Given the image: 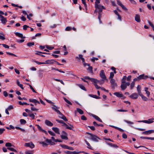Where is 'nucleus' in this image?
I'll list each match as a JSON object with an SVG mask.
<instances>
[{"mask_svg": "<svg viewBox=\"0 0 154 154\" xmlns=\"http://www.w3.org/2000/svg\"><path fill=\"white\" fill-rule=\"evenodd\" d=\"M29 116L30 117H31V118H32V119H34V118H35V115H34V114H29Z\"/></svg>", "mask_w": 154, "mask_h": 154, "instance_id": "obj_61", "label": "nucleus"}, {"mask_svg": "<svg viewBox=\"0 0 154 154\" xmlns=\"http://www.w3.org/2000/svg\"><path fill=\"white\" fill-rule=\"evenodd\" d=\"M57 113L59 114L60 115L59 116V117L60 118H61V117H62L64 116L62 113H61L60 112V111H57Z\"/></svg>", "mask_w": 154, "mask_h": 154, "instance_id": "obj_38", "label": "nucleus"}, {"mask_svg": "<svg viewBox=\"0 0 154 154\" xmlns=\"http://www.w3.org/2000/svg\"><path fill=\"white\" fill-rule=\"evenodd\" d=\"M111 86L113 89H114L117 86V84L115 82V80L114 79H112L110 81Z\"/></svg>", "mask_w": 154, "mask_h": 154, "instance_id": "obj_3", "label": "nucleus"}, {"mask_svg": "<svg viewBox=\"0 0 154 154\" xmlns=\"http://www.w3.org/2000/svg\"><path fill=\"white\" fill-rule=\"evenodd\" d=\"M138 97V95L136 93H134L131 94L130 97L133 99H136Z\"/></svg>", "mask_w": 154, "mask_h": 154, "instance_id": "obj_8", "label": "nucleus"}, {"mask_svg": "<svg viewBox=\"0 0 154 154\" xmlns=\"http://www.w3.org/2000/svg\"><path fill=\"white\" fill-rule=\"evenodd\" d=\"M2 45L5 48H9V47L6 44H2Z\"/></svg>", "mask_w": 154, "mask_h": 154, "instance_id": "obj_60", "label": "nucleus"}, {"mask_svg": "<svg viewBox=\"0 0 154 154\" xmlns=\"http://www.w3.org/2000/svg\"><path fill=\"white\" fill-rule=\"evenodd\" d=\"M95 6L96 9H100L103 8V9H105V8L103 6H102L100 5H98V4L95 5Z\"/></svg>", "mask_w": 154, "mask_h": 154, "instance_id": "obj_13", "label": "nucleus"}, {"mask_svg": "<svg viewBox=\"0 0 154 154\" xmlns=\"http://www.w3.org/2000/svg\"><path fill=\"white\" fill-rule=\"evenodd\" d=\"M54 80L57 81L59 82L63 85H64V83L62 80H60L57 79H54Z\"/></svg>", "mask_w": 154, "mask_h": 154, "instance_id": "obj_46", "label": "nucleus"}, {"mask_svg": "<svg viewBox=\"0 0 154 154\" xmlns=\"http://www.w3.org/2000/svg\"><path fill=\"white\" fill-rule=\"evenodd\" d=\"M148 23L150 25L152 28L153 30L154 31V25L152 23L149 21H148Z\"/></svg>", "mask_w": 154, "mask_h": 154, "instance_id": "obj_50", "label": "nucleus"}, {"mask_svg": "<svg viewBox=\"0 0 154 154\" xmlns=\"http://www.w3.org/2000/svg\"><path fill=\"white\" fill-rule=\"evenodd\" d=\"M142 98V99H143V100L144 101H146L147 100H148V99L147 98L144 96L142 94H141L140 95H139Z\"/></svg>", "mask_w": 154, "mask_h": 154, "instance_id": "obj_28", "label": "nucleus"}, {"mask_svg": "<svg viewBox=\"0 0 154 154\" xmlns=\"http://www.w3.org/2000/svg\"><path fill=\"white\" fill-rule=\"evenodd\" d=\"M60 137L62 139H63L68 140V138L67 137V135H60Z\"/></svg>", "mask_w": 154, "mask_h": 154, "instance_id": "obj_35", "label": "nucleus"}, {"mask_svg": "<svg viewBox=\"0 0 154 154\" xmlns=\"http://www.w3.org/2000/svg\"><path fill=\"white\" fill-rule=\"evenodd\" d=\"M45 124L48 126H52L53 125L52 122L47 120H45Z\"/></svg>", "mask_w": 154, "mask_h": 154, "instance_id": "obj_18", "label": "nucleus"}, {"mask_svg": "<svg viewBox=\"0 0 154 154\" xmlns=\"http://www.w3.org/2000/svg\"><path fill=\"white\" fill-rule=\"evenodd\" d=\"M15 34L17 36H18L19 37L22 38H25V37H23V35L22 34L19 33L18 32H15Z\"/></svg>", "mask_w": 154, "mask_h": 154, "instance_id": "obj_17", "label": "nucleus"}, {"mask_svg": "<svg viewBox=\"0 0 154 154\" xmlns=\"http://www.w3.org/2000/svg\"><path fill=\"white\" fill-rule=\"evenodd\" d=\"M79 57H76V59H81L82 60V62H84V61L85 60V59L83 58V55L81 54H79Z\"/></svg>", "mask_w": 154, "mask_h": 154, "instance_id": "obj_19", "label": "nucleus"}, {"mask_svg": "<svg viewBox=\"0 0 154 154\" xmlns=\"http://www.w3.org/2000/svg\"><path fill=\"white\" fill-rule=\"evenodd\" d=\"M27 45L29 47H31L34 45V43L33 42H29L27 43Z\"/></svg>", "mask_w": 154, "mask_h": 154, "instance_id": "obj_40", "label": "nucleus"}, {"mask_svg": "<svg viewBox=\"0 0 154 154\" xmlns=\"http://www.w3.org/2000/svg\"><path fill=\"white\" fill-rule=\"evenodd\" d=\"M0 20L3 24H5L7 22L6 18L4 17L2 15L0 14Z\"/></svg>", "mask_w": 154, "mask_h": 154, "instance_id": "obj_6", "label": "nucleus"}, {"mask_svg": "<svg viewBox=\"0 0 154 154\" xmlns=\"http://www.w3.org/2000/svg\"><path fill=\"white\" fill-rule=\"evenodd\" d=\"M19 104H20V105H29V104L27 103H26V102H22L21 101H19Z\"/></svg>", "mask_w": 154, "mask_h": 154, "instance_id": "obj_43", "label": "nucleus"}, {"mask_svg": "<svg viewBox=\"0 0 154 154\" xmlns=\"http://www.w3.org/2000/svg\"><path fill=\"white\" fill-rule=\"evenodd\" d=\"M79 86L81 89L85 91H86L85 87L83 85H79Z\"/></svg>", "mask_w": 154, "mask_h": 154, "instance_id": "obj_42", "label": "nucleus"}, {"mask_svg": "<svg viewBox=\"0 0 154 154\" xmlns=\"http://www.w3.org/2000/svg\"><path fill=\"white\" fill-rule=\"evenodd\" d=\"M25 153L26 154H33V151H26Z\"/></svg>", "mask_w": 154, "mask_h": 154, "instance_id": "obj_44", "label": "nucleus"}, {"mask_svg": "<svg viewBox=\"0 0 154 154\" xmlns=\"http://www.w3.org/2000/svg\"><path fill=\"white\" fill-rule=\"evenodd\" d=\"M29 26L26 25H24L23 26V29L24 30H26L27 29V28L29 27Z\"/></svg>", "mask_w": 154, "mask_h": 154, "instance_id": "obj_63", "label": "nucleus"}, {"mask_svg": "<svg viewBox=\"0 0 154 154\" xmlns=\"http://www.w3.org/2000/svg\"><path fill=\"white\" fill-rule=\"evenodd\" d=\"M154 120V119L153 118L150 119H148V120H142V121H138V122H143V123H148V124H150L151 123L153 122V120Z\"/></svg>", "mask_w": 154, "mask_h": 154, "instance_id": "obj_1", "label": "nucleus"}, {"mask_svg": "<svg viewBox=\"0 0 154 154\" xmlns=\"http://www.w3.org/2000/svg\"><path fill=\"white\" fill-rule=\"evenodd\" d=\"M85 142H86V143L87 145L88 146V147L91 149H92V148L90 145V144L88 143V142L86 140H85Z\"/></svg>", "mask_w": 154, "mask_h": 154, "instance_id": "obj_48", "label": "nucleus"}, {"mask_svg": "<svg viewBox=\"0 0 154 154\" xmlns=\"http://www.w3.org/2000/svg\"><path fill=\"white\" fill-rule=\"evenodd\" d=\"M29 102H32L36 104V103H38L39 104H40V102L36 99H30L29 100Z\"/></svg>", "mask_w": 154, "mask_h": 154, "instance_id": "obj_15", "label": "nucleus"}, {"mask_svg": "<svg viewBox=\"0 0 154 154\" xmlns=\"http://www.w3.org/2000/svg\"><path fill=\"white\" fill-rule=\"evenodd\" d=\"M37 128L40 131L44 133L45 134H48L47 132L45 130H43L41 127H40L39 125H36Z\"/></svg>", "mask_w": 154, "mask_h": 154, "instance_id": "obj_9", "label": "nucleus"}, {"mask_svg": "<svg viewBox=\"0 0 154 154\" xmlns=\"http://www.w3.org/2000/svg\"><path fill=\"white\" fill-rule=\"evenodd\" d=\"M71 29H72L71 28V27H69V26L67 27L65 29V30L67 31H70L71 30Z\"/></svg>", "mask_w": 154, "mask_h": 154, "instance_id": "obj_58", "label": "nucleus"}, {"mask_svg": "<svg viewBox=\"0 0 154 154\" xmlns=\"http://www.w3.org/2000/svg\"><path fill=\"white\" fill-rule=\"evenodd\" d=\"M32 61L33 62H35L38 65H40V64H45L44 62H40L38 61H37L35 60H34L33 59L32 60Z\"/></svg>", "mask_w": 154, "mask_h": 154, "instance_id": "obj_29", "label": "nucleus"}, {"mask_svg": "<svg viewBox=\"0 0 154 154\" xmlns=\"http://www.w3.org/2000/svg\"><path fill=\"white\" fill-rule=\"evenodd\" d=\"M52 108L53 110H54V111H55L57 112V111H59L57 109H59V108L57 107V106H55L54 105H53Z\"/></svg>", "mask_w": 154, "mask_h": 154, "instance_id": "obj_26", "label": "nucleus"}, {"mask_svg": "<svg viewBox=\"0 0 154 154\" xmlns=\"http://www.w3.org/2000/svg\"><path fill=\"white\" fill-rule=\"evenodd\" d=\"M135 85V82H133L131 84V89H132L133 87H134V85Z\"/></svg>", "mask_w": 154, "mask_h": 154, "instance_id": "obj_56", "label": "nucleus"}, {"mask_svg": "<svg viewBox=\"0 0 154 154\" xmlns=\"http://www.w3.org/2000/svg\"><path fill=\"white\" fill-rule=\"evenodd\" d=\"M5 131V129L3 128H0V135L2 134Z\"/></svg>", "mask_w": 154, "mask_h": 154, "instance_id": "obj_55", "label": "nucleus"}, {"mask_svg": "<svg viewBox=\"0 0 154 154\" xmlns=\"http://www.w3.org/2000/svg\"><path fill=\"white\" fill-rule=\"evenodd\" d=\"M39 143H40V144H42V146H47L48 145V144H47L46 143H45L44 142H40Z\"/></svg>", "mask_w": 154, "mask_h": 154, "instance_id": "obj_51", "label": "nucleus"}, {"mask_svg": "<svg viewBox=\"0 0 154 154\" xmlns=\"http://www.w3.org/2000/svg\"><path fill=\"white\" fill-rule=\"evenodd\" d=\"M0 34H1L2 35H0V39L4 40L5 39V35H4L3 33H0Z\"/></svg>", "mask_w": 154, "mask_h": 154, "instance_id": "obj_33", "label": "nucleus"}, {"mask_svg": "<svg viewBox=\"0 0 154 154\" xmlns=\"http://www.w3.org/2000/svg\"><path fill=\"white\" fill-rule=\"evenodd\" d=\"M20 122L22 125L25 124L26 122V121L24 119H21L20 120Z\"/></svg>", "mask_w": 154, "mask_h": 154, "instance_id": "obj_34", "label": "nucleus"}, {"mask_svg": "<svg viewBox=\"0 0 154 154\" xmlns=\"http://www.w3.org/2000/svg\"><path fill=\"white\" fill-rule=\"evenodd\" d=\"M107 144L108 145H109V146H110L112 147H115V148H118V146H117V145H116V144H113L110 143H107Z\"/></svg>", "mask_w": 154, "mask_h": 154, "instance_id": "obj_23", "label": "nucleus"}, {"mask_svg": "<svg viewBox=\"0 0 154 154\" xmlns=\"http://www.w3.org/2000/svg\"><path fill=\"white\" fill-rule=\"evenodd\" d=\"M137 90L139 95L142 94V93L141 92V87L140 85H138L137 87Z\"/></svg>", "mask_w": 154, "mask_h": 154, "instance_id": "obj_24", "label": "nucleus"}, {"mask_svg": "<svg viewBox=\"0 0 154 154\" xmlns=\"http://www.w3.org/2000/svg\"><path fill=\"white\" fill-rule=\"evenodd\" d=\"M85 78L86 79H90L91 82H93L95 83H97V82L98 80L94 78H91L89 77H85Z\"/></svg>", "mask_w": 154, "mask_h": 154, "instance_id": "obj_10", "label": "nucleus"}, {"mask_svg": "<svg viewBox=\"0 0 154 154\" xmlns=\"http://www.w3.org/2000/svg\"><path fill=\"white\" fill-rule=\"evenodd\" d=\"M7 149L10 151H14V152H17V151L12 147H8Z\"/></svg>", "mask_w": 154, "mask_h": 154, "instance_id": "obj_37", "label": "nucleus"}, {"mask_svg": "<svg viewBox=\"0 0 154 154\" xmlns=\"http://www.w3.org/2000/svg\"><path fill=\"white\" fill-rule=\"evenodd\" d=\"M99 83L101 85L103 84L104 83V81L103 79L102 80L100 81L98 80L97 82V83Z\"/></svg>", "mask_w": 154, "mask_h": 154, "instance_id": "obj_54", "label": "nucleus"}, {"mask_svg": "<svg viewBox=\"0 0 154 154\" xmlns=\"http://www.w3.org/2000/svg\"><path fill=\"white\" fill-rule=\"evenodd\" d=\"M52 130L56 134H59L60 133L59 132V129L57 127H53Z\"/></svg>", "mask_w": 154, "mask_h": 154, "instance_id": "obj_14", "label": "nucleus"}, {"mask_svg": "<svg viewBox=\"0 0 154 154\" xmlns=\"http://www.w3.org/2000/svg\"><path fill=\"white\" fill-rule=\"evenodd\" d=\"M87 134H88L90 135H91V139L92 140H93L94 141H96V142H98V139H99V138L96 136L95 135H93L91 134L88 133H87Z\"/></svg>", "mask_w": 154, "mask_h": 154, "instance_id": "obj_2", "label": "nucleus"}, {"mask_svg": "<svg viewBox=\"0 0 154 154\" xmlns=\"http://www.w3.org/2000/svg\"><path fill=\"white\" fill-rule=\"evenodd\" d=\"M82 3L84 5L85 8L86 10L87 9V5L86 4L85 0H82Z\"/></svg>", "mask_w": 154, "mask_h": 154, "instance_id": "obj_41", "label": "nucleus"}, {"mask_svg": "<svg viewBox=\"0 0 154 154\" xmlns=\"http://www.w3.org/2000/svg\"><path fill=\"white\" fill-rule=\"evenodd\" d=\"M56 121L57 122H58L60 123H62L63 124L64 123L63 120L56 119Z\"/></svg>", "mask_w": 154, "mask_h": 154, "instance_id": "obj_62", "label": "nucleus"}, {"mask_svg": "<svg viewBox=\"0 0 154 154\" xmlns=\"http://www.w3.org/2000/svg\"><path fill=\"white\" fill-rule=\"evenodd\" d=\"M24 146L30 147L31 149L34 148L35 147L34 144L32 142L26 143L24 144Z\"/></svg>", "mask_w": 154, "mask_h": 154, "instance_id": "obj_4", "label": "nucleus"}, {"mask_svg": "<svg viewBox=\"0 0 154 154\" xmlns=\"http://www.w3.org/2000/svg\"><path fill=\"white\" fill-rule=\"evenodd\" d=\"M148 77V76L144 75V74L140 75L139 76H138V78L139 79V80L142 79H146Z\"/></svg>", "mask_w": 154, "mask_h": 154, "instance_id": "obj_11", "label": "nucleus"}, {"mask_svg": "<svg viewBox=\"0 0 154 154\" xmlns=\"http://www.w3.org/2000/svg\"><path fill=\"white\" fill-rule=\"evenodd\" d=\"M53 61H54V60H48L45 61V64H51L53 63Z\"/></svg>", "mask_w": 154, "mask_h": 154, "instance_id": "obj_16", "label": "nucleus"}, {"mask_svg": "<svg viewBox=\"0 0 154 154\" xmlns=\"http://www.w3.org/2000/svg\"><path fill=\"white\" fill-rule=\"evenodd\" d=\"M63 125L65 126L66 127V128L67 129H69L70 130H72V128L71 127H69L68 125L65 122L63 124Z\"/></svg>", "mask_w": 154, "mask_h": 154, "instance_id": "obj_32", "label": "nucleus"}, {"mask_svg": "<svg viewBox=\"0 0 154 154\" xmlns=\"http://www.w3.org/2000/svg\"><path fill=\"white\" fill-rule=\"evenodd\" d=\"M93 68L91 66H89L88 68L87 69V70L88 72L89 73H92V74H93V72L92 70Z\"/></svg>", "mask_w": 154, "mask_h": 154, "instance_id": "obj_22", "label": "nucleus"}, {"mask_svg": "<svg viewBox=\"0 0 154 154\" xmlns=\"http://www.w3.org/2000/svg\"><path fill=\"white\" fill-rule=\"evenodd\" d=\"M77 111L80 114L82 115L84 113L83 111L80 109L77 108Z\"/></svg>", "mask_w": 154, "mask_h": 154, "instance_id": "obj_30", "label": "nucleus"}, {"mask_svg": "<svg viewBox=\"0 0 154 154\" xmlns=\"http://www.w3.org/2000/svg\"><path fill=\"white\" fill-rule=\"evenodd\" d=\"M89 96L90 97L96 98L97 99H99L100 98V97L98 96H97L96 95H93V94H90L89 95Z\"/></svg>", "mask_w": 154, "mask_h": 154, "instance_id": "obj_25", "label": "nucleus"}, {"mask_svg": "<svg viewBox=\"0 0 154 154\" xmlns=\"http://www.w3.org/2000/svg\"><path fill=\"white\" fill-rule=\"evenodd\" d=\"M27 84L29 86L30 89L32 90L33 92L36 93V91L34 89L33 87L30 85H29V83H27Z\"/></svg>", "mask_w": 154, "mask_h": 154, "instance_id": "obj_39", "label": "nucleus"}, {"mask_svg": "<svg viewBox=\"0 0 154 154\" xmlns=\"http://www.w3.org/2000/svg\"><path fill=\"white\" fill-rule=\"evenodd\" d=\"M100 77L103 80H105L106 79V77L105 74L103 70H102L100 71Z\"/></svg>", "mask_w": 154, "mask_h": 154, "instance_id": "obj_5", "label": "nucleus"}, {"mask_svg": "<svg viewBox=\"0 0 154 154\" xmlns=\"http://www.w3.org/2000/svg\"><path fill=\"white\" fill-rule=\"evenodd\" d=\"M135 20L137 22H140V16L138 14H136L135 17Z\"/></svg>", "mask_w": 154, "mask_h": 154, "instance_id": "obj_21", "label": "nucleus"}, {"mask_svg": "<svg viewBox=\"0 0 154 154\" xmlns=\"http://www.w3.org/2000/svg\"><path fill=\"white\" fill-rule=\"evenodd\" d=\"M81 119L83 120H87V118L84 115L82 116L81 117Z\"/></svg>", "mask_w": 154, "mask_h": 154, "instance_id": "obj_57", "label": "nucleus"}, {"mask_svg": "<svg viewBox=\"0 0 154 154\" xmlns=\"http://www.w3.org/2000/svg\"><path fill=\"white\" fill-rule=\"evenodd\" d=\"M63 99L67 103H68V104L70 105H72V103H71L70 101H69V100H68L65 97H64Z\"/></svg>", "mask_w": 154, "mask_h": 154, "instance_id": "obj_36", "label": "nucleus"}, {"mask_svg": "<svg viewBox=\"0 0 154 154\" xmlns=\"http://www.w3.org/2000/svg\"><path fill=\"white\" fill-rule=\"evenodd\" d=\"M127 79L126 76H124L122 79V83H125V80Z\"/></svg>", "mask_w": 154, "mask_h": 154, "instance_id": "obj_47", "label": "nucleus"}, {"mask_svg": "<svg viewBox=\"0 0 154 154\" xmlns=\"http://www.w3.org/2000/svg\"><path fill=\"white\" fill-rule=\"evenodd\" d=\"M5 146L6 147H11L12 146H14L12 145V144L8 142L5 143Z\"/></svg>", "mask_w": 154, "mask_h": 154, "instance_id": "obj_31", "label": "nucleus"}, {"mask_svg": "<svg viewBox=\"0 0 154 154\" xmlns=\"http://www.w3.org/2000/svg\"><path fill=\"white\" fill-rule=\"evenodd\" d=\"M126 88V85L125 84V83H122L121 85V88L122 90H125Z\"/></svg>", "mask_w": 154, "mask_h": 154, "instance_id": "obj_20", "label": "nucleus"}, {"mask_svg": "<svg viewBox=\"0 0 154 154\" xmlns=\"http://www.w3.org/2000/svg\"><path fill=\"white\" fill-rule=\"evenodd\" d=\"M31 109L33 111H37L38 110V109H37L35 107H31Z\"/></svg>", "mask_w": 154, "mask_h": 154, "instance_id": "obj_59", "label": "nucleus"}, {"mask_svg": "<svg viewBox=\"0 0 154 154\" xmlns=\"http://www.w3.org/2000/svg\"><path fill=\"white\" fill-rule=\"evenodd\" d=\"M46 48L49 50H51L54 48V47L50 46L49 45H46Z\"/></svg>", "mask_w": 154, "mask_h": 154, "instance_id": "obj_45", "label": "nucleus"}, {"mask_svg": "<svg viewBox=\"0 0 154 154\" xmlns=\"http://www.w3.org/2000/svg\"><path fill=\"white\" fill-rule=\"evenodd\" d=\"M93 116L98 121L100 122H102V120L98 116L95 115H93Z\"/></svg>", "mask_w": 154, "mask_h": 154, "instance_id": "obj_27", "label": "nucleus"}, {"mask_svg": "<svg viewBox=\"0 0 154 154\" xmlns=\"http://www.w3.org/2000/svg\"><path fill=\"white\" fill-rule=\"evenodd\" d=\"M154 133V130H149L146 131L142 133L143 134L148 135Z\"/></svg>", "mask_w": 154, "mask_h": 154, "instance_id": "obj_7", "label": "nucleus"}, {"mask_svg": "<svg viewBox=\"0 0 154 154\" xmlns=\"http://www.w3.org/2000/svg\"><path fill=\"white\" fill-rule=\"evenodd\" d=\"M114 76V73L112 72L110 73V76L109 77V79H112V78H113V76Z\"/></svg>", "mask_w": 154, "mask_h": 154, "instance_id": "obj_53", "label": "nucleus"}, {"mask_svg": "<svg viewBox=\"0 0 154 154\" xmlns=\"http://www.w3.org/2000/svg\"><path fill=\"white\" fill-rule=\"evenodd\" d=\"M61 119H63V120L66 121H68L67 119L64 116L62 117H61Z\"/></svg>", "mask_w": 154, "mask_h": 154, "instance_id": "obj_64", "label": "nucleus"}, {"mask_svg": "<svg viewBox=\"0 0 154 154\" xmlns=\"http://www.w3.org/2000/svg\"><path fill=\"white\" fill-rule=\"evenodd\" d=\"M114 95L119 97H123V95L119 92H116L114 93Z\"/></svg>", "mask_w": 154, "mask_h": 154, "instance_id": "obj_12", "label": "nucleus"}, {"mask_svg": "<svg viewBox=\"0 0 154 154\" xmlns=\"http://www.w3.org/2000/svg\"><path fill=\"white\" fill-rule=\"evenodd\" d=\"M48 133L51 135L53 136H55V134H54L53 132H52L51 131H50V130H48Z\"/></svg>", "mask_w": 154, "mask_h": 154, "instance_id": "obj_49", "label": "nucleus"}, {"mask_svg": "<svg viewBox=\"0 0 154 154\" xmlns=\"http://www.w3.org/2000/svg\"><path fill=\"white\" fill-rule=\"evenodd\" d=\"M60 146L63 148L68 149L69 146L65 145H61Z\"/></svg>", "mask_w": 154, "mask_h": 154, "instance_id": "obj_52", "label": "nucleus"}]
</instances>
